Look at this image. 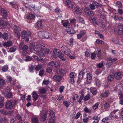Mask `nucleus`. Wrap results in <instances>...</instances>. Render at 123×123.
Masks as SVG:
<instances>
[{
    "mask_svg": "<svg viewBox=\"0 0 123 123\" xmlns=\"http://www.w3.org/2000/svg\"><path fill=\"white\" fill-rule=\"evenodd\" d=\"M79 93L81 94V95L80 96V98L79 99L78 102L79 104H81L82 103L81 101L84 98L85 93L84 92V91L83 90H82Z\"/></svg>",
    "mask_w": 123,
    "mask_h": 123,
    "instance_id": "nucleus-12",
    "label": "nucleus"
},
{
    "mask_svg": "<svg viewBox=\"0 0 123 123\" xmlns=\"http://www.w3.org/2000/svg\"><path fill=\"white\" fill-rule=\"evenodd\" d=\"M90 21L91 23H93L94 25H95L96 24L97 25H98V24L96 22V18H90Z\"/></svg>",
    "mask_w": 123,
    "mask_h": 123,
    "instance_id": "nucleus-26",
    "label": "nucleus"
},
{
    "mask_svg": "<svg viewBox=\"0 0 123 123\" xmlns=\"http://www.w3.org/2000/svg\"><path fill=\"white\" fill-rule=\"evenodd\" d=\"M118 95L120 99L123 98V92H119L118 93Z\"/></svg>",
    "mask_w": 123,
    "mask_h": 123,
    "instance_id": "nucleus-57",
    "label": "nucleus"
},
{
    "mask_svg": "<svg viewBox=\"0 0 123 123\" xmlns=\"http://www.w3.org/2000/svg\"><path fill=\"white\" fill-rule=\"evenodd\" d=\"M2 93L5 97L9 98H11L12 96V92L9 91L8 92L3 91L2 92Z\"/></svg>",
    "mask_w": 123,
    "mask_h": 123,
    "instance_id": "nucleus-6",
    "label": "nucleus"
},
{
    "mask_svg": "<svg viewBox=\"0 0 123 123\" xmlns=\"http://www.w3.org/2000/svg\"><path fill=\"white\" fill-rule=\"evenodd\" d=\"M55 118H51L48 121V123H54L55 122Z\"/></svg>",
    "mask_w": 123,
    "mask_h": 123,
    "instance_id": "nucleus-51",
    "label": "nucleus"
},
{
    "mask_svg": "<svg viewBox=\"0 0 123 123\" xmlns=\"http://www.w3.org/2000/svg\"><path fill=\"white\" fill-rule=\"evenodd\" d=\"M34 17L35 16L34 15L32 14H31L27 16V18L28 19H31L34 18Z\"/></svg>",
    "mask_w": 123,
    "mask_h": 123,
    "instance_id": "nucleus-52",
    "label": "nucleus"
},
{
    "mask_svg": "<svg viewBox=\"0 0 123 123\" xmlns=\"http://www.w3.org/2000/svg\"><path fill=\"white\" fill-rule=\"evenodd\" d=\"M77 21L78 22H80L83 23H84V20L81 17H79L77 19Z\"/></svg>",
    "mask_w": 123,
    "mask_h": 123,
    "instance_id": "nucleus-56",
    "label": "nucleus"
},
{
    "mask_svg": "<svg viewBox=\"0 0 123 123\" xmlns=\"http://www.w3.org/2000/svg\"><path fill=\"white\" fill-rule=\"evenodd\" d=\"M95 81L96 86L98 87H99L100 86V84L98 80L96 79L95 80Z\"/></svg>",
    "mask_w": 123,
    "mask_h": 123,
    "instance_id": "nucleus-50",
    "label": "nucleus"
},
{
    "mask_svg": "<svg viewBox=\"0 0 123 123\" xmlns=\"http://www.w3.org/2000/svg\"><path fill=\"white\" fill-rule=\"evenodd\" d=\"M90 91L94 95H96L97 92L96 88L94 87H92L90 88Z\"/></svg>",
    "mask_w": 123,
    "mask_h": 123,
    "instance_id": "nucleus-22",
    "label": "nucleus"
},
{
    "mask_svg": "<svg viewBox=\"0 0 123 123\" xmlns=\"http://www.w3.org/2000/svg\"><path fill=\"white\" fill-rule=\"evenodd\" d=\"M16 50V48L15 47H13L9 49L8 52H13Z\"/></svg>",
    "mask_w": 123,
    "mask_h": 123,
    "instance_id": "nucleus-33",
    "label": "nucleus"
},
{
    "mask_svg": "<svg viewBox=\"0 0 123 123\" xmlns=\"http://www.w3.org/2000/svg\"><path fill=\"white\" fill-rule=\"evenodd\" d=\"M16 119L15 117L13 118H11L10 119V123H14Z\"/></svg>",
    "mask_w": 123,
    "mask_h": 123,
    "instance_id": "nucleus-61",
    "label": "nucleus"
},
{
    "mask_svg": "<svg viewBox=\"0 0 123 123\" xmlns=\"http://www.w3.org/2000/svg\"><path fill=\"white\" fill-rule=\"evenodd\" d=\"M31 32L30 31H27L24 30L21 32V37L22 39H24L27 37H31Z\"/></svg>",
    "mask_w": 123,
    "mask_h": 123,
    "instance_id": "nucleus-4",
    "label": "nucleus"
},
{
    "mask_svg": "<svg viewBox=\"0 0 123 123\" xmlns=\"http://www.w3.org/2000/svg\"><path fill=\"white\" fill-rule=\"evenodd\" d=\"M93 3L95 5V7L97 8H99L101 7L102 6V4L96 1L94 2Z\"/></svg>",
    "mask_w": 123,
    "mask_h": 123,
    "instance_id": "nucleus-32",
    "label": "nucleus"
},
{
    "mask_svg": "<svg viewBox=\"0 0 123 123\" xmlns=\"http://www.w3.org/2000/svg\"><path fill=\"white\" fill-rule=\"evenodd\" d=\"M87 81L88 84L90 83L92 81V77L90 74H87Z\"/></svg>",
    "mask_w": 123,
    "mask_h": 123,
    "instance_id": "nucleus-21",
    "label": "nucleus"
},
{
    "mask_svg": "<svg viewBox=\"0 0 123 123\" xmlns=\"http://www.w3.org/2000/svg\"><path fill=\"white\" fill-rule=\"evenodd\" d=\"M2 38L4 40H6L8 38V35L6 33H4L2 34Z\"/></svg>",
    "mask_w": 123,
    "mask_h": 123,
    "instance_id": "nucleus-36",
    "label": "nucleus"
},
{
    "mask_svg": "<svg viewBox=\"0 0 123 123\" xmlns=\"http://www.w3.org/2000/svg\"><path fill=\"white\" fill-rule=\"evenodd\" d=\"M8 66L7 65H5L3 67L1 70L4 72H6L8 70Z\"/></svg>",
    "mask_w": 123,
    "mask_h": 123,
    "instance_id": "nucleus-37",
    "label": "nucleus"
},
{
    "mask_svg": "<svg viewBox=\"0 0 123 123\" xmlns=\"http://www.w3.org/2000/svg\"><path fill=\"white\" fill-rule=\"evenodd\" d=\"M0 112L2 114L6 115V110L4 109H1L0 111Z\"/></svg>",
    "mask_w": 123,
    "mask_h": 123,
    "instance_id": "nucleus-62",
    "label": "nucleus"
},
{
    "mask_svg": "<svg viewBox=\"0 0 123 123\" xmlns=\"http://www.w3.org/2000/svg\"><path fill=\"white\" fill-rule=\"evenodd\" d=\"M44 34L45 32L44 31H40L38 33V35L40 38H44Z\"/></svg>",
    "mask_w": 123,
    "mask_h": 123,
    "instance_id": "nucleus-30",
    "label": "nucleus"
},
{
    "mask_svg": "<svg viewBox=\"0 0 123 123\" xmlns=\"http://www.w3.org/2000/svg\"><path fill=\"white\" fill-rule=\"evenodd\" d=\"M90 96L89 94H87L84 98L83 99L84 101H86L88 100L90 98Z\"/></svg>",
    "mask_w": 123,
    "mask_h": 123,
    "instance_id": "nucleus-40",
    "label": "nucleus"
},
{
    "mask_svg": "<svg viewBox=\"0 0 123 123\" xmlns=\"http://www.w3.org/2000/svg\"><path fill=\"white\" fill-rule=\"evenodd\" d=\"M114 78V76L111 75L108 76V80L109 82H111L113 80Z\"/></svg>",
    "mask_w": 123,
    "mask_h": 123,
    "instance_id": "nucleus-44",
    "label": "nucleus"
},
{
    "mask_svg": "<svg viewBox=\"0 0 123 123\" xmlns=\"http://www.w3.org/2000/svg\"><path fill=\"white\" fill-rule=\"evenodd\" d=\"M123 26L122 25L118 26L117 28L115 29L114 31L115 33L120 35L123 32Z\"/></svg>",
    "mask_w": 123,
    "mask_h": 123,
    "instance_id": "nucleus-5",
    "label": "nucleus"
},
{
    "mask_svg": "<svg viewBox=\"0 0 123 123\" xmlns=\"http://www.w3.org/2000/svg\"><path fill=\"white\" fill-rule=\"evenodd\" d=\"M96 54L95 53H92L91 54V59H94L96 57Z\"/></svg>",
    "mask_w": 123,
    "mask_h": 123,
    "instance_id": "nucleus-64",
    "label": "nucleus"
},
{
    "mask_svg": "<svg viewBox=\"0 0 123 123\" xmlns=\"http://www.w3.org/2000/svg\"><path fill=\"white\" fill-rule=\"evenodd\" d=\"M53 53L55 54V55L57 56H58L61 53V52L60 51V50L58 49H54L53 51Z\"/></svg>",
    "mask_w": 123,
    "mask_h": 123,
    "instance_id": "nucleus-23",
    "label": "nucleus"
},
{
    "mask_svg": "<svg viewBox=\"0 0 123 123\" xmlns=\"http://www.w3.org/2000/svg\"><path fill=\"white\" fill-rule=\"evenodd\" d=\"M53 79L58 82H60L62 80L61 77L58 75H55L53 77Z\"/></svg>",
    "mask_w": 123,
    "mask_h": 123,
    "instance_id": "nucleus-17",
    "label": "nucleus"
},
{
    "mask_svg": "<svg viewBox=\"0 0 123 123\" xmlns=\"http://www.w3.org/2000/svg\"><path fill=\"white\" fill-rule=\"evenodd\" d=\"M90 52L89 50L87 49L86 51L85 52V55L87 57H89L90 55Z\"/></svg>",
    "mask_w": 123,
    "mask_h": 123,
    "instance_id": "nucleus-38",
    "label": "nucleus"
},
{
    "mask_svg": "<svg viewBox=\"0 0 123 123\" xmlns=\"http://www.w3.org/2000/svg\"><path fill=\"white\" fill-rule=\"evenodd\" d=\"M63 104L65 105L66 107L67 108L70 105V103L67 101H64L63 102Z\"/></svg>",
    "mask_w": 123,
    "mask_h": 123,
    "instance_id": "nucleus-39",
    "label": "nucleus"
},
{
    "mask_svg": "<svg viewBox=\"0 0 123 123\" xmlns=\"http://www.w3.org/2000/svg\"><path fill=\"white\" fill-rule=\"evenodd\" d=\"M26 59L25 60L26 61H31L32 59V58L29 56H27L26 57Z\"/></svg>",
    "mask_w": 123,
    "mask_h": 123,
    "instance_id": "nucleus-54",
    "label": "nucleus"
},
{
    "mask_svg": "<svg viewBox=\"0 0 123 123\" xmlns=\"http://www.w3.org/2000/svg\"><path fill=\"white\" fill-rule=\"evenodd\" d=\"M119 17V16L118 15V13H116L114 15V18L116 21L118 20Z\"/></svg>",
    "mask_w": 123,
    "mask_h": 123,
    "instance_id": "nucleus-49",
    "label": "nucleus"
},
{
    "mask_svg": "<svg viewBox=\"0 0 123 123\" xmlns=\"http://www.w3.org/2000/svg\"><path fill=\"white\" fill-rule=\"evenodd\" d=\"M47 113L45 112L43 113H42L41 115L40 118L43 122L45 121L47 118Z\"/></svg>",
    "mask_w": 123,
    "mask_h": 123,
    "instance_id": "nucleus-15",
    "label": "nucleus"
},
{
    "mask_svg": "<svg viewBox=\"0 0 123 123\" xmlns=\"http://www.w3.org/2000/svg\"><path fill=\"white\" fill-rule=\"evenodd\" d=\"M13 113V112L12 111H9L6 112V115L9 116H12Z\"/></svg>",
    "mask_w": 123,
    "mask_h": 123,
    "instance_id": "nucleus-58",
    "label": "nucleus"
},
{
    "mask_svg": "<svg viewBox=\"0 0 123 123\" xmlns=\"http://www.w3.org/2000/svg\"><path fill=\"white\" fill-rule=\"evenodd\" d=\"M42 68V65H38L36 66L35 68V69L37 71H38L40 69Z\"/></svg>",
    "mask_w": 123,
    "mask_h": 123,
    "instance_id": "nucleus-48",
    "label": "nucleus"
},
{
    "mask_svg": "<svg viewBox=\"0 0 123 123\" xmlns=\"http://www.w3.org/2000/svg\"><path fill=\"white\" fill-rule=\"evenodd\" d=\"M99 104V103L98 102L93 105L92 108L94 110H95L98 108V106Z\"/></svg>",
    "mask_w": 123,
    "mask_h": 123,
    "instance_id": "nucleus-42",
    "label": "nucleus"
},
{
    "mask_svg": "<svg viewBox=\"0 0 123 123\" xmlns=\"http://www.w3.org/2000/svg\"><path fill=\"white\" fill-rule=\"evenodd\" d=\"M89 7L92 10H94L96 7L94 4H90L89 5Z\"/></svg>",
    "mask_w": 123,
    "mask_h": 123,
    "instance_id": "nucleus-60",
    "label": "nucleus"
},
{
    "mask_svg": "<svg viewBox=\"0 0 123 123\" xmlns=\"http://www.w3.org/2000/svg\"><path fill=\"white\" fill-rule=\"evenodd\" d=\"M32 121L33 123H38V118L37 117H34L32 119Z\"/></svg>",
    "mask_w": 123,
    "mask_h": 123,
    "instance_id": "nucleus-47",
    "label": "nucleus"
},
{
    "mask_svg": "<svg viewBox=\"0 0 123 123\" xmlns=\"http://www.w3.org/2000/svg\"><path fill=\"white\" fill-rule=\"evenodd\" d=\"M67 31L69 34H73L75 33V32L73 28H69L67 30Z\"/></svg>",
    "mask_w": 123,
    "mask_h": 123,
    "instance_id": "nucleus-20",
    "label": "nucleus"
},
{
    "mask_svg": "<svg viewBox=\"0 0 123 123\" xmlns=\"http://www.w3.org/2000/svg\"><path fill=\"white\" fill-rule=\"evenodd\" d=\"M110 107V103L107 101H106L104 105V108L106 110L108 109Z\"/></svg>",
    "mask_w": 123,
    "mask_h": 123,
    "instance_id": "nucleus-27",
    "label": "nucleus"
},
{
    "mask_svg": "<svg viewBox=\"0 0 123 123\" xmlns=\"http://www.w3.org/2000/svg\"><path fill=\"white\" fill-rule=\"evenodd\" d=\"M55 113L52 110L50 111L49 113V116L51 118H54L55 117Z\"/></svg>",
    "mask_w": 123,
    "mask_h": 123,
    "instance_id": "nucleus-31",
    "label": "nucleus"
},
{
    "mask_svg": "<svg viewBox=\"0 0 123 123\" xmlns=\"http://www.w3.org/2000/svg\"><path fill=\"white\" fill-rule=\"evenodd\" d=\"M64 55L62 54L61 52V54H60L58 56L63 61H64L66 60V58L64 57Z\"/></svg>",
    "mask_w": 123,
    "mask_h": 123,
    "instance_id": "nucleus-35",
    "label": "nucleus"
},
{
    "mask_svg": "<svg viewBox=\"0 0 123 123\" xmlns=\"http://www.w3.org/2000/svg\"><path fill=\"white\" fill-rule=\"evenodd\" d=\"M6 23L2 20H0V25H5Z\"/></svg>",
    "mask_w": 123,
    "mask_h": 123,
    "instance_id": "nucleus-59",
    "label": "nucleus"
},
{
    "mask_svg": "<svg viewBox=\"0 0 123 123\" xmlns=\"http://www.w3.org/2000/svg\"><path fill=\"white\" fill-rule=\"evenodd\" d=\"M66 4L67 6L71 8H73V3L69 0H67L66 1Z\"/></svg>",
    "mask_w": 123,
    "mask_h": 123,
    "instance_id": "nucleus-19",
    "label": "nucleus"
},
{
    "mask_svg": "<svg viewBox=\"0 0 123 123\" xmlns=\"http://www.w3.org/2000/svg\"><path fill=\"white\" fill-rule=\"evenodd\" d=\"M110 94V92L109 91H106L104 92L103 93L101 94V95L103 97H107L108 95Z\"/></svg>",
    "mask_w": 123,
    "mask_h": 123,
    "instance_id": "nucleus-24",
    "label": "nucleus"
},
{
    "mask_svg": "<svg viewBox=\"0 0 123 123\" xmlns=\"http://www.w3.org/2000/svg\"><path fill=\"white\" fill-rule=\"evenodd\" d=\"M32 97L34 98L33 101H36L38 98V95L36 92H33L32 94Z\"/></svg>",
    "mask_w": 123,
    "mask_h": 123,
    "instance_id": "nucleus-16",
    "label": "nucleus"
},
{
    "mask_svg": "<svg viewBox=\"0 0 123 123\" xmlns=\"http://www.w3.org/2000/svg\"><path fill=\"white\" fill-rule=\"evenodd\" d=\"M85 72H84L83 71H81L79 73L78 77V79L82 80L83 77V76L85 74Z\"/></svg>",
    "mask_w": 123,
    "mask_h": 123,
    "instance_id": "nucleus-28",
    "label": "nucleus"
},
{
    "mask_svg": "<svg viewBox=\"0 0 123 123\" xmlns=\"http://www.w3.org/2000/svg\"><path fill=\"white\" fill-rule=\"evenodd\" d=\"M56 72L57 74H61L62 76H64L65 73V70L60 68H58L57 69Z\"/></svg>",
    "mask_w": 123,
    "mask_h": 123,
    "instance_id": "nucleus-8",
    "label": "nucleus"
},
{
    "mask_svg": "<svg viewBox=\"0 0 123 123\" xmlns=\"http://www.w3.org/2000/svg\"><path fill=\"white\" fill-rule=\"evenodd\" d=\"M44 37V38H48L50 37V34L48 32H45Z\"/></svg>",
    "mask_w": 123,
    "mask_h": 123,
    "instance_id": "nucleus-41",
    "label": "nucleus"
},
{
    "mask_svg": "<svg viewBox=\"0 0 123 123\" xmlns=\"http://www.w3.org/2000/svg\"><path fill=\"white\" fill-rule=\"evenodd\" d=\"M60 65V62L59 61H57L55 62H54V66L55 68H57Z\"/></svg>",
    "mask_w": 123,
    "mask_h": 123,
    "instance_id": "nucleus-46",
    "label": "nucleus"
},
{
    "mask_svg": "<svg viewBox=\"0 0 123 123\" xmlns=\"http://www.w3.org/2000/svg\"><path fill=\"white\" fill-rule=\"evenodd\" d=\"M75 12L77 15H81L82 13V10L78 6H76L75 8Z\"/></svg>",
    "mask_w": 123,
    "mask_h": 123,
    "instance_id": "nucleus-13",
    "label": "nucleus"
},
{
    "mask_svg": "<svg viewBox=\"0 0 123 123\" xmlns=\"http://www.w3.org/2000/svg\"><path fill=\"white\" fill-rule=\"evenodd\" d=\"M1 11L2 15L3 16L2 18L4 19H6L7 16V13L6 10L3 8H2L1 9Z\"/></svg>",
    "mask_w": 123,
    "mask_h": 123,
    "instance_id": "nucleus-11",
    "label": "nucleus"
},
{
    "mask_svg": "<svg viewBox=\"0 0 123 123\" xmlns=\"http://www.w3.org/2000/svg\"><path fill=\"white\" fill-rule=\"evenodd\" d=\"M12 44L11 41H8L6 42H4L3 44V45L4 47H8L11 46Z\"/></svg>",
    "mask_w": 123,
    "mask_h": 123,
    "instance_id": "nucleus-14",
    "label": "nucleus"
},
{
    "mask_svg": "<svg viewBox=\"0 0 123 123\" xmlns=\"http://www.w3.org/2000/svg\"><path fill=\"white\" fill-rule=\"evenodd\" d=\"M44 71L43 69L39 71V76H42L44 73Z\"/></svg>",
    "mask_w": 123,
    "mask_h": 123,
    "instance_id": "nucleus-63",
    "label": "nucleus"
},
{
    "mask_svg": "<svg viewBox=\"0 0 123 123\" xmlns=\"http://www.w3.org/2000/svg\"><path fill=\"white\" fill-rule=\"evenodd\" d=\"M28 47L27 45L23 43H21L19 46V49L23 51L22 54L26 55L28 53Z\"/></svg>",
    "mask_w": 123,
    "mask_h": 123,
    "instance_id": "nucleus-2",
    "label": "nucleus"
},
{
    "mask_svg": "<svg viewBox=\"0 0 123 123\" xmlns=\"http://www.w3.org/2000/svg\"><path fill=\"white\" fill-rule=\"evenodd\" d=\"M35 44L33 43H31L30 45V49L31 52L34 51L36 47Z\"/></svg>",
    "mask_w": 123,
    "mask_h": 123,
    "instance_id": "nucleus-18",
    "label": "nucleus"
},
{
    "mask_svg": "<svg viewBox=\"0 0 123 123\" xmlns=\"http://www.w3.org/2000/svg\"><path fill=\"white\" fill-rule=\"evenodd\" d=\"M114 76L117 79L120 80L122 78L123 74L121 72H117L115 73Z\"/></svg>",
    "mask_w": 123,
    "mask_h": 123,
    "instance_id": "nucleus-10",
    "label": "nucleus"
},
{
    "mask_svg": "<svg viewBox=\"0 0 123 123\" xmlns=\"http://www.w3.org/2000/svg\"><path fill=\"white\" fill-rule=\"evenodd\" d=\"M19 28L18 26L15 25H14V32L15 33L17 34V37L18 38H20V33L19 31Z\"/></svg>",
    "mask_w": 123,
    "mask_h": 123,
    "instance_id": "nucleus-7",
    "label": "nucleus"
},
{
    "mask_svg": "<svg viewBox=\"0 0 123 123\" xmlns=\"http://www.w3.org/2000/svg\"><path fill=\"white\" fill-rule=\"evenodd\" d=\"M76 77V74L74 72L71 73L69 75V77L70 78H75Z\"/></svg>",
    "mask_w": 123,
    "mask_h": 123,
    "instance_id": "nucleus-34",
    "label": "nucleus"
},
{
    "mask_svg": "<svg viewBox=\"0 0 123 123\" xmlns=\"http://www.w3.org/2000/svg\"><path fill=\"white\" fill-rule=\"evenodd\" d=\"M85 33L86 32L84 31H80V33L77 35V38L79 39H80L82 36L83 35L85 34Z\"/></svg>",
    "mask_w": 123,
    "mask_h": 123,
    "instance_id": "nucleus-25",
    "label": "nucleus"
},
{
    "mask_svg": "<svg viewBox=\"0 0 123 123\" xmlns=\"http://www.w3.org/2000/svg\"><path fill=\"white\" fill-rule=\"evenodd\" d=\"M17 103V101L16 100L8 101L6 103L5 108L8 109H12Z\"/></svg>",
    "mask_w": 123,
    "mask_h": 123,
    "instance_id": "nucleus-3",
    "label": "nucleus"
},
{
    "mask_svg": "<svg viewBox=\"0 0 123 123\" xmlns=\"http://www.w3.org/2000/svg\"><path fill=\"white\" fill-rule=\"evenodd\" d=\"M47 66L49 68H52L53 67H55L54 65V61H52L49 62Z\"/></svg>",
    "mask_w": 123,
    "mask_h": 123,
    "instance_id": "nucleus-29",
    "label": "nucleus"
},
{
    "mask_svg": "<svg viewBox=\"0 0 123 123\" xmlns=\"http://www.w3.org/2000/svg\"><path fill=\"white\" fill-rule=\"evenodd\" d=\"M116 6L118 7H122V4L120 1H117L116 3Z\"/></svg>",
    "mask_w": 123,
    "mask_h": 123,
    "instance_id": "nucleus-55",
    "label": "nucleus"
},
{
    "mask_svg": "<svg viewBox=\"0 0 123 123\" xmlns=\"http://www.w3.org/2000/svg\"><path fill=\"white\" fill-rule=\"evenodd\" d=\"M70 53V50L68 49H67L65 52H64V53L66 55H69Z\"/></svg>",
    "mask_w": 123,
    "mask_h": 123,
    "instance_id": "nucleus-53",
    "label": "nucleus"
},
{
    "mask_svg": "<svg viewBox=\"0 0 123 123\" xmlns=\"http://www.w3.org/2000/svg\"><path fill=\"white\" fill-rule=\"evenodd\" d=\"M68 49V48L65 46H62L61 48V49L62 52L63 53L65 52V51L67 49Z\"/></svg>",
    "mask_w": 123,
    "mask_h": 123,
    "instance_id": "nucleus-43",
    "label": "nucleus"
},
{
    "mask_svg": "<svg viewBox=\"0 0 123 123\" xmlns=\"http://www.w3.org/2000/svg\"><path fill=\"white\" fill-rule=\"evenodd\" d=\"M39 92L42 94H45L46 92V89L44 88H43L42 89H40L39 91Z\"/></svg>",
    "mask_w": 123,
    "mask_h": 123,
    "instance_id": "nucleus-45",
    "label": "nucleus"
},
{
    "mask_svg": "<svg viewBox=\"0 0 123 123\" xmlns=\"http://www.w3.org/2000/svg\"><path fill=\"white\" fill-rule=\"evenodd\" d=\"M37 48L38 50L36 51V54L40 57L44 56L48 54L50 51L49 49H46L45 46L40 44L38 45Z\"/></svg>",
    "mask_w": 123,
    "mask_h": 123,
    "instance_id": "nucleus-1",
    "label": "nucleus"
},
{
    "mask_svg": "<svg viewBox=\"0 0 123 123\" xmlns=\"http://www.w3.org/2000/svg\"><path fill=\"white\" fill-rule=\"evenodd\" d=\"M86 14L87 16H92L94 15V13L92 10L88 8H87L85 10Z\"/></svg>",
    "mask_w": 123,
    "mask_h": 123,
    "instance_id": "nucleus-9",
    "label": "nucleus"
}]
</instances>
